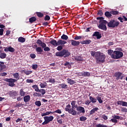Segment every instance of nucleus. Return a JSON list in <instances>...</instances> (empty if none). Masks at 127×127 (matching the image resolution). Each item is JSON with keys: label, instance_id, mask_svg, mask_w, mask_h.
I'll return each mask as SVG.
<instances>
[{"label": "nucleus", "instance_id": "obj_58", "mask_svg": "<svg viewBox=\"0 0 127 127\" xmlns=\"http://www.w3.org/2000/svg\"><path fill=\"white\" fill-rule=\"evenodd\" d=\"M47 84V83H45V84L41 83L40 84V86L41 88H45V87H46Z\"/></svg>", "mask_w": 127, "mask_h": 127}, {"label": "nucleus", "instance_id": "obj_24", "mask_svg": "<svg viewBox=\"0 0 127 127\" xmlns=\"http://www.w3.org/2000/svg\"><path fill=\"white\" fill-rule=\"evenodd\" d=\"M24 102L25 103H27V102H29L30 101V95H26L23 98Z\"/></svg>", "mask_w": 127, "mask_h": 127}, {"label": "nucleus", "instance_id": "obj_23", "mask_svg": "<svg viewBox=\"0 0 127 127\" xmlns=\"http://www.w3.org/2000/svg\"><path fill=\"white\" fill-rule=\"evenodd\" d=\"M92 42V41L91 40H83L80 43L81 44H86V45H88V44H90Z\"/></svg>", "mask_w": 127, "mask_h": 127}, {"label": "nucleus", "instance_id": "obj_41", "mask_svg": "<svg viewBox=\"0 0 127 127\" xmlns=\"http://www.w3.org/2000/svg\"><path fill=\"white\" fill-rule=\"evenodd\" d=\"M47 83H53L54 84L55 83V79L51 77V78L49 79V81H47Z\"/></svg>", "mask_w": 127, "mask_h": 127}, {"label": "nucleus", "instance_id": "obj_21", "mask_svg": "<svg viewBox=\"0 0 127 127\" xmlns=\"http://www.w3.org/2000/svg\"><path fill=\"white\" fill-rule=\"evenodd\" d=\"M50 43L54 46H58V41L57 42L55 39H53L50 42Z\"/></svg>", "mask_w": 127, "mask_h": 127}, {"label": "nucleus", "instance_id": "obj_55", "mask_svg": "<svg viewBox=\"0 0 127 127\" xmlns=\"http://www.w3.org/2000/svg\"><path fill=\"white\" fill-rule=\"evenodd\" d=\"M101 118L102 119H103V120H105V121H107V120H108V116H106L105 114L102 115Z\"/></svg>", "mask_w": 127, "mask_h": 127}, {"label": "nucleus", "instance_id": "obj_17", "mask_svg": "<svg viewBox=\"0 0 127 127\" xmlns=\"http://www.w3.org/2000/svg\"><path fill=\"white\" fill-rule=\"evenodd\" d=\"M97 111H99V108L95 107L90 111L89 115L90 116H92V115H94V114H95V113H96V112H97Z\"/></svg>", "mask_w": 127, "mask_h": 127}, {"label": "nucleus", "instance_id": "obj_25", "mask_svg": "<svg viewBox=\"0 0 127 127\" xmlns=\"http://www.w3.org/2000/svg\"><path fill=\"white\" fill-rule=\"evenodd\" d=\"M89 100L92 104H95L97 103V98H94L92 96L89 97Z\"/></svg>", "mask_w": 127, "mask_h": 127}, {"label": "nucleus", "instance_id": "obj_30", "mask_svg": "<svg viewBox=\"0 0 127 127\" xmlns=\"http://www.w3.org/2000/svg\"><path fill=\"white\" fill-rule=\"evenodd\" d=\"M22 72H23V73H24V74H25L26 75H30V74H31V73H32V71L31 70H26V69H23L22 70Z\"/></svg>", "mask_w": 127, "mask_h": 127}, {"label": "nucleus", "instance_id": "obj_36", "mask_svg": "<svg viewBox=\"0 0 127 127\" xmlns=\"http://www.w3.org/2000/svg\"><path fill=\"white\" fill-rule=\"evenodd\" d=\"M10 97H15L16 95V92L14 91H11L9 93Z\"/></svg>", "mask_w": 127, "mask_h": 127}, {"label": "nucleus", "instance_id": "obj_37", "mask_svg": "<svg viewBox=\"0 0 127 127\" xmlns=\"http://www.w3.org/2000/svg\"><path fill=\"white\" fill-rule=\"evenodd\" d=\"M36 13L38 17L41 18L44 16V14L42 13L41 12H36Z\"/></svg>", "mask_w": 127, "mask_h": 127}, {"label": "nucleus", "instance_id": "obj_33", "mask_svg": "<svg viewBox=\"0 0 127 127\" xmlns=\"http://www.w3.org/2000/svg\"><path fill=\"white\" fill-rule=\"evenodd\" d=\"M105 15L106 16V17H108V18H110V17H112V13H111V12L106 11L105 13Z\"/></svg>", "mask_w": 127, "mask_h": 127}, {"label": "nucleus", "instance_id": "obj_52", "mask_svg": "<svg viewBox=\"0 0 127 127\" xmlns=\"http://www.w3.org/2000/svg\"><path fill=\"white\" fill-rule=\"evenodd\" d=\"M96 19H97V20H99V23H100V21H103V20H104V17H97Z\"/></svg>", "mask_w": 127, "mask_h": 127}, {"label": "nucleus", "instance_id": "obj_63", "mask_svg": "<svg viewBox=\"0 0 127 127\" xmlns=\"http://www.w3.org/2000/svg\"><path fill=\"white\" fill-rule=\"evenodd\" d=\"M38 67V65L37 64H33L32 65V69L34 70H36Z\"/></svg>", "mask_w": 127, "mask_h": 127}, {"label": "nucleus", "instance_id": "obj_49", "mask_svg": "<svg viewBox=\"0 0 127 127\" xmlns=\"http://www.w3.org/2000/svg\"><path fill=\"white\" fill-rule=\"evenodd\" d=\"M113 53H114L113 50H108V54L110 56H111V58H112V55H113Z\"/></svg>", "mask_w": 127, "mask_h": 127}, {"label": "nucleus", "instance_id": "obj_16", "mask_svg": "<svg viewBox=\"0 0 127 127\" xmlns=\"http://www.w3.org/2000/svg\"><path fill=\"white\" fill-rule=\"evenodd\" d=\"M76 110L78 112H80V113H81L82 114H85V108H84V107L82 106H78Z\"/></svg>", "mask_w": 127, "mask_h": 127}, {"label": "nucleus", "instance_id": "obj_62", "mask_svg": "<svg viewBox=\"0 0 127 127\" xmlns=\"http://www.w3.org/2000/svg\"><path fill=\"white\" fill-rule=\"evenodd\" d=\"M53 113H57V114H62V111L60 109H58Z\"/></svg>", "mask_w": 127, "mask_h": 127}, {"label": "nucleus", "instance_id": "obj_8", "mask_svg": "<svg viewBox=\"0 0 127 127\" xmlns=\"http://www.w3.org/2000/svg\"><path fill=\"white\" fill-rule=\"evenodd\" d=\"M112 119L110 120V122L113 124H118V120L121 119V117L118 115H114L112 117Z\"/></svg>", "mask_w": 127, "mask_h": 127}, {"label": "nucleus", "instance_id": "obj_38", "mask_svg": "<svg viewBox=\"0 0 127 127\" xmlns=\"http://www.w3.org/2000/svg\"><path fill=\"white\" fill-rule=\"evenodd\" d=\"M110 13H111V14H113V15H118V14H119L120 12L118 11L112 10L110 11Z\"/></svg>", "mask_w": 127, "mask_h": 127}, {"label": "nucleus", "instance_id": "obj_19", "mask_svg": "<svg viewBox=\"0 0 127 127\" xmlns=\"http://www.w3.org/2000/svg\"><path fill=\"white\" fill-rule=\"evenodd\" d=\"M66 43H67V42H66V41L59 40L58 41V46H59V45H64V44H66Z\"/></svg>", "mask_w": 127, "mask_h": 127}, {"label": "nucleus", "instance_id": "obj_44", "mask_svg": "<svg viewBox=\"0 0 127 127\" xmlns=\"http://www.w3.org/2000/svg\"><path fill=\"white\" fill-rule=\"evenodd\" d=\"M79 120L80 122H85V121H87V118L86 117L84 116H81L79 118Z\"/></svg>", "mask_w": 127, "mask_h": 127}, {"label": "nucleus", "instance_id": "obj_4", "mask_svg": "<svg viewBox=\"0 0 127 127\" xmlns=\"http://www.w3.org/2000/svg\"><path fill=\"white\" fill-rule=\"evenodd\" d=\"M3 81H4L5 82H7L8 83V86H9V87H14V86H15V84H14V83H15V82H17V80L11 78H6L5 79H3Z\"/></svg>", "mask_w": 127, "mask_h": 127}, {"label": "nucleus", "instance_id": "obj_54", "mask_svg": "<svg viewBox=\"0 0 127 127\" xmlns=\"http://www.w3.org/2000/svg\"><path fill=\"white\" fill-rule=\"evenodd\" d=\"M82 38L81 36H75L74 39V40H79V39H81Z\"/></svg>", "mask_w": 127, "mask_h": 127}, {"label": "nucleus", "instance_id": "obj_35", "mask_svg": "<svg viewBox=\"0 0 127 127\" xmlns=\"http://www.w3.org/2000/svg\"><path fill=\"white\" fill-rule=\"evenodd\" d=\"M0 58H1V59H4V58H6V54L4 53H1L0 54Z\"/></svg>", "mask_w": 127, "mask_h": 127}, {"label": "nucleus", "instance_id": "obj_43", "mask_svg": "<svg viewBox=\"0 0 127 127\" xmlns=\"http://www.w3.org/2000/svg\"><path fill=\"white\" fill-rule=\"evenodd\" d=\"M19 94L21 97H23L25 95V92H24L23 89H21L20 90Z\"/></svg>", "mask_w": 127, "mask_h": 127}, {"label": "nucleus", "instance_id": "obj_42", "mask_svg": "<svg viewBox=\"0 0 127 127\" xmlns=\"http://www.w3.org/2000/svg\"><path fill=\"white\" fill-rule=\"evenodd\" d=\"M68 36H67L65 34H63L61 36V39H63V40H67L68 39Z\"/></svg>", "mask_w": 127, "mask_h": 127}, {"label": "nucleus", "instance_id": "obj_32", "mask_svg": "<svg viewBox=\"0 0 127 127\" xmlns=\"http://www.w3.org/2000/svg\"><path fill=\"white\" fill-rule=\"evenodd\" d=\"M18 41L19 42H21V43H23L25 42V38H24L22 37H20L18 39Z\"/></svg>", "mask_w": 127, "mask_h": 127}, {"label": "nucleus", "instance_id": "obj_51", "mask_svg": "<svg viewBox=\"0 0 127 127\" xmlns=\"http://www.w3.org/2000/svg\"><path fill=\"white\" fill-rule=\"evenodd\" d=\"M71 108H72V109H74L75 108V105H76V101H72L71 103Z\"/></svg>", "mask_w": 127, "mask_h": 127}, {"label": "nucleus", "instance_id": "obj_15", "mask_svg": "<svg viewBox=\"0 0 127 127\" xmlns=\"http://www.w3.org/2000/svg\"><path fill=\"white\" fill-rule=\"evenodd\" d=\"M70 42H71V45L72 46H79V45H80V42L79 41H77L74 40H70Z\"/></svg>", "mask_w": 127, "mask_h": 127}, {"label": "nucleus", "instance_id": "obj_20", "mask_svg": "<svg viewBox=\"0 0 127 127\" xmlns=\"http://www.w3.org/2000/svg\"><path fill=\"white\" fill-rule=\"evenodd\" d=\"M5 65H4V62H0V72H1L3 69H5Z\"/></svg>", "mask_w": 127, "mask_h": 127}, {"label": "nucleus", "instance_id": "obj_47", "mask_svg": "<svg viewBox=\"0 0 127 127\" xmlns=\"http://www.w3.org/2000/svg\"><path fill=\"white\" fill-rule=\"evenodd\" d=\"M97 14L98 15H100V16H103V15H104V13L101 10H98Z\"/></svg>", "mask_w": 127, "mask_h": 127}, {"label": "nucleus", "instance_id": "obj_5", "mask_svg": "<svg viewBox=\"0 0 127 127\" xmlns=\"http://www.w3.org/2000/svg\"><path fill=\"white\" fill-rule=\"evenodd\" d=\"M106 24H108V21L107 20L100 21V24L98 25V28L102 29V30L107 31V26Z\"/></svg>", "mask_w": 127, "mask_h": 127}, {"label": "nucleus", "instance_id": "obj_26", "mask_svg": "<svg viewBox=\"0 0 127 127\" xmlns=\"http://www.w3.org/2000/svg\"><path fill=\"white\" fill-rule=\"evenodd\" d=\"M13 78H15V80H17V81L18 80H19V73H18V72H16V73H14L13 74Z\"/></svg>", "mask_w": 127, "mask_h": 127}, {"label": "nucleus", "instance_id": "obj_46", "mask_svg": "<svg viewBox=\"0 0 127 127\" xmlns=\"http://www.w3.org/2000/svg\"><path fill=\"white\" fill-rule=\"evenodd\" d=\"M38 92H40V93H41L42 95H45V94L46 93V91L44 89H39Z\"/></svg>", "mask_w": 127, "mask_h": 127}, {"label": "nucleus", "instance_id": "obj_57", "mask_svg": "<svg viewBox=\"0 0 127 127\" xmlns=\"http://www.w3.org/2000/svg\"><path fill=\"white\" fill-rule=\"evenodd\" d=\"M63 49V46H59L58 47H57V50L58 51H61V50H62Z\"/></svg>", "mask_w": 127, "mask_h": 127}, {"label": "nucleus", "instance_id": "obj_31", "mask_svg": "<svg viewBox=\"0 0 127 127\" xmlns=\"http://www.w3.org/2000/svg\"><path fill=\"white\" fill-rule=\"evenodd\" d=\"M96 100L99 102V104H102V103H103V100L102 99V97L101 95H98L96 97Z\"/></svg>", "mask_w": 127, "mask_h": 127}, {"label": "nucleus", "instance_id": "obj_40", "mask_svg": "<svg viewBox=\"0 0 127 127\" xmlns=\"http://www.w3.org/2000/svg\"><path fill=\"white\" fill-rule=\"evenodd\" d=\"M64 66L65 67H68V69H71V64H70V63L68 62H65V63L64 64Z\"/></svg>", "mask_w": 127, "mask_h": 127}, {"label": "nucleus", "instance_id": "obj_1", "mask_svg": "<svg viewBox=\"0 0 127 127\" xmlns=\"http://www.w3.org/2000/svg\"><path fill=\"white\" fill-rule=\"evenodd\" d=\"M70 55H71V53L65 49L56 53V56H57V57H64L66 58V57H69Z\"/></svg>", "mask_w": 127, "mask_h": 127}, {"label": "nucleus", "instance_id": "obj_18", "mask_svg": "<svg viewBox=\"0 0 127 127\" xmlns=\"http://www.w3.org/2000/svg\"><path fill=\"white\" fill-rule=\"evenodd\" d=\"M36 51L37 54H41L43 52V49H42V47H38L36 48Z\"/></svg>", "mask_w": 127, "mask_h": 127}, {"label": "nucleus", "instance_id": "obj_64", "mask_svg": "<svg viewBox=\"0 0 127 127\" xmlns=\"http://www.w3.org/2000/svg\"><path fill=\"white\" fill-rule=\"evenodd\" d=\"M44 51H50V48L48 47H46L44 48Z\"/></svg>", "mask_w": 127, "mask_h": 127}, {"label": "nucleus", "instance_id": "obj_2", "mask_svg": "<svg viewBox=\"0 0 127 127\" xmlns=\"http://www.w3.org/2000/svg\"><path fill=\"white\" fill-rule=\"evenodd\" d=\"M120 25V22L115 19H112L107 23V26L110 28H115Z\"/></svg>", "mask_w": 127, "mask_h": 127}, {"label": "nucleus", "instance_id": "obj_3", "mask_svg": "<svg viewBox=\"0 0 127 127\" xmlns=\"http://www.w3.org/2000/svg\"><path fill=\"white\" fill-rule=\"evenodd\" d=\"M124 56V53L120 51H115L112 55L113 59H120Z\"/></svg>", "mask_w": 127, "mask_h": 127}, {"label": "nucleus", "instance_id": "obj_22", "mask_svg": "<svg viewBox=\"0 0 127 127\" xmlns=\"http://www.w3.org/2000/svg\"><path fill=\"white\" fill-rule=\"evenodd\" d=\"M67 81L68 84H69V85H73V84H75L76 83V81H75V80L70 78H67Z\"/></svg>", "mask_w": 127, "mask_h": 127}, {"label": "nucleus", "instance_id": "obj_34", "mask_svg": "<svg viewBox=\"0 0 127 127\" xmlns=\"http://www.w3.org/2000/svg\"><path fill=\"white\" fill-rule=\"evenodd\" d=\"M91 76V73L88 71H83V77H90Z\"/></svg>", "mask_w": 127, "mask_h": 127}, {"label": "nucleus", "instance_id": "obj_60", "mask_svg": "<svg viewBox=\"0 0 127 127\" xmlns=\"http://www.w3.org/2000/svg\"><path fill=\"white\" fill-rule=\"evenodd\" d=\"M44 20H50V16L48 15H46Z\"/></svg>", "mask_w": 127, "mask_h": 127}, {"label": "nucleus", "instance_id": "obj_14", "mask_svg": "<svg viewBox=\"0 0 127 127\" xmlns=\"http://www.w3.org/2000/svg\"><path fill=\"white\" fill-rule=\"evenodd\" d=\"M90 54L93 57L95 56V58H97L98 56H100V52L91 51Z\"/></svg>", "mask_w": 127, "mask_h": 127}, {"label": "nucleus", "instance_id": "obj_53", "mask_svg": "<svg viewBox=\"0 0 127 127\" xmlns=\"http://www.w3.org/2000/svg\"><path fill=\"white\" fill-rule=\"evenodd\" d=\"M121 112L123 113H127V109L126 107H122L121 108Z\"/></svg>", "mask_w": 127, "mask_h": 127}, {"label": "nucleus", "instance_id": "obj_61", "mask_svg": "<svg viewBox=\"0 0 127 127\" xmlns=\"http://www.w3.org/2000/svg\"><path fill=\"white\" fill-rule=\"evenodd\" d=\"M40 46L42 48H45V47H46V44H45V43L44 42H42Z\"/></svg>", "mask_w": 127, "mask_h": 127}, {"label": "nucleus", "instance_id": "obj_45", "mask_svg": "<svg viewBox=\"0 0 127 127\" xmlns=\"http://www.w3.org/2000/svg\"><path fill=\"white\" fill-rule=\"evenodd\" d=\"M75 60L76 61H83V58H82L81 56H77L75 58Z\"/></svg>", "mask_w": 127, "mask_h": 127}, {"label": "nucleus", "instance_id": "obj_56", "mask_svg": "<svg viewBox=\"0 0 127 127\" xmlns=\"http://www.w3.org/2000/svg\"><path fill=\"white\" fill-rule=\"evenodd\" d=\"M30 57L32 59H35V58L36 57V55H35V54H31L30 55Z\"/></svg>", "mask_w": 127, "mask_h": 127}, {"label": "nucleus", "instance_id": "obj_12", "mask_svg": "<svg viewBox=\"0 0 127 127\" xmlns=\"http://www.w3.org/2000/svg\"><path fill=\"white\" fill-rule=\"evenodd\" d=\"M117 105L122 106L123 107H127V102L126 101L119 100L117 102Z\"/></svg>", "mask_w": 127, "mask_h": 127}, {"label": "nucleus", "instance_id": "obj_10", "mask_svg": "<svg viewBox=\"0 0 127 127\" xmlns=\"http://www.w3.org/2000/svg\"><path fill=\"white\" fill-rule=\"evenodd\" d=\"M75 108H72L71 109L66 108L65 111L68 112L69 114L72 115V116H76L77 115V111L74 110Z\"/></svg>", "mask_w": 127, "mask_h": 127}, {"label": "nucleus", "instance_id": "obj_11", "mask_svg": "<svg viewBox=\"0 0 127 127\" xmlns=\"http://www.w3.org/2000/svg\"><path fill=\"white\" fill-rule=\"evenodd\" d=\"M92 36L96 37L97 39H101L102 38V34L100 33V32L96 31L95 32Z\"/></svg>", "mask_w": 127, "mask_h": 127}, {"label": "nucleus", "instance_id": "obj_48", "mask_svg": "<svg viewBox=\"0 0 127 127\" xmlns=\"http://www.w3.org/2000/svg\"><path fill=\"white\" fill-rule=\"evenodd\" d=\"M96 127H108L107 125H104V124H97L95 126Z\"/></svg>", "mask_w": 127, "mask_h": 127}, {"label": "nucleus", "instance_id": "obj_50", "mask_svg": "<svg viewBox=\"0 0 127 127\" xmlns=\"http://www.w3.org/2000/svg\"><path fill=\"white\" fill-rule=\"evenodd\" d=\"M35 104L37 107H40L41 106V102L40 101H36Z\"/></svg>", "mask_w": 127, "mask_h": 127}, {"label": "nucleus", "instance_id": "obj_13", "mask_svg": "<svg viewBox=\"0 0 127 127\" xmlns=\"http://www.w3.org/2000/svg\"><path fill=\"white\" fill-rule=\"evenodd\" d=\"M4 51H5V52H8V51L9 52H14V51H15V50L14 49V48L10 46L9 47L5 48Z\"/></svg>", "mask_w": 127, "mask_h": 127}, {"label": "nucleus", "instance_id": "obj_28", "mask_svg": "<svg viewBox=\"0 0 127 127\" xmlns=\"http://www.w3.org/2000/svg\"><path fill=\"white\" fill-rule=\"evenodd\" d=\"M61 88L62 89H67L68 85L65 84V83H62L61 84H59Z\"/></svg>", "mask_w": 127, "mask_h": 127}, {"label": "nucleus", "instance_id": "obj_9", "mask_svg": "<svg viewBox=\"0 0 127 127\" xmlns=\"http://www.w3.org/2000/svg\"><path fill=\"white\" fill-rule=\"evenodd\" d=\"M115 77H116V80L118 81V80H119V79H121V80H123L124 79V75H123V72H116L115 74Z\"/></svg>", "mask_w": 127, "mask_h": 127}, {"label": "nucleus", "instance_id": "obj_7", "mask_svg": "<svg viewBox=\"0 0 127 127\" xmlns=\"http://www.w3.org/2000/svg\"><path fill=\"white\" fill-rule=\"evenodd\" d=\"M44 120L45 121L42 124L43 126H45V125H48L50 122H52L54 120V117L53 116H45L44 117Z\"/></svg>", "mask_w": 127, "mask_h": 127}, {"label": "nucleus", "instance_id": "obj_29", "mask_svg": "<svg viewBox=\"0 0 127 127\" xmlns=\"http://www.w3.org/2000/svg\"><path fill=\"white\" fill-rule=\"evenodd\" d=\"M54 112H52L51 111L47 112L45 113H41V117H45V116H49L50 114H53Z\"/></svg>", "mask_w": 127, "mask_h": 127}, {"label": "nucleus", "instance_id": "obj_39", "mask_svg": "<svg viewBox=\"0 0 127 127\" xmlns=\"http://www.w3.org/2000/svg\"><path fill=\"white\" fill-rule=\"evenodd\" d=\"M32 88L35 89V91L36 92H39V88L38 87V85H32Z\"/></svg>", "mask_w": 127, "mask_h": 127}, {"label": "nucleus", "instance_id": "obj_6", "mask_svg": "<svg viewBox=\"0 0 127 127\" xmlns=\"http://www.w3.org/2000/svg\"><path fill=\"white\" fill-rule=\"evenodd\" d=\"M96 59L97 63H104L105 62V59H106V55L101 54L100 52L99 56H97Z\"/></svg>", "mask_w": 127, "mask_h": 127}, {"label": "nucleus", "instance_id": "obj_59", "mask_svg": "<svg viewBox=\"0 0 127 127\" xmlns=\"http://www.w3.org/2000/svg\"><path fill=\"white\" fill-rule=\"evenodd\" d=\"M36 43H37V44H38L39 45H41V44H42V41H41V40H40V39H38V40H37Z\"/></svg>", "mask_w": 127, "mask_h": 127}, {"label": "nucleus", "instance_id": "obj_27", "mask_svg": "<svg viewBox=\"0 0 127 127\" xmlns=\"http://www.w3.org/2000/svg\"><path fill=\"white\" fill-rule=\"evenodd\" d=\"M37 19L35 16L31 17L29 19V22H30V23H33V22H34L35 21H36Z\"/></svg>", "mask_w": 127, "mask_h": 127}]
</instances>
